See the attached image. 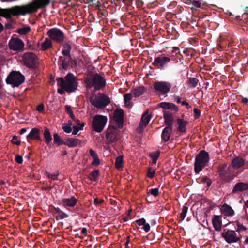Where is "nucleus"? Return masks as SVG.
I'll list each match as a JSON object with an SVG mask.
<instances>
[{"label":"nucleus","mask_w":248,"mask_h":248,"mask_svg":"<svg viewBox=\"0 0 248 248\" xmlns=\"http://www.w3.org/2000/svg\"><path fill=\"white\" fill-rule=\"evenodd\" d=\"M158 105L163 108L170 109L174 111L175 112H177L179 110L178 107L172 103L163 102L158 104Z\"/></svg>","instance_id":"25"},{"label":"nucleus","mask_w":248,"mask_h":248,"mask_svg":"<svg viewBox=\"0 0 248 248\" xmlns=\"http://www.w3.org/2000/svg\"><path fill=\"white\" fill-rule=\"evenodd\" d=\"M188 82L191 87L195 88L197 86L199 80L195 78H188Z\"/></svg>","instance_id":"42"},{"label":"nucleus","mask_w":248,"mask_h":248,"mask_svg":"<svg viewBox=\"0 0 248 248\" xmlns=\"http://www.w3.org/2000/svg\"><path fill=\"white\" fill-rule=\"evenodd\" d=\"M105 202L103 199L99 200L97 198L94 199V204L95 205H99Z\"/></svg>","instance_id":"54"},{"label":"nucleus","mask_w":248,"mask_h":248,"mask_svg":"<svg viewBox=\"0 0 248 248\" xmlns=\"http://www.w3.org/2000/svg\"><path fill=\"white\" fill-rule=\"evenodd\" d=\"M160 152L157 151L156 152H153L150 154V157L152 159H158L160 155Z\"/></svg>","instance_id":"49"},{"label":"nucleus","mask_w":248,"mask_h":248,"mask_svg":"<svg viewBox=\"0 0 248 248\" xmlns=\"http://www.w3.org/2000/svg\"><path fill=\"white\" fill-rule=\"evenodd\" d=\"M85 83L87 88L94 87L96 91L103 89L106 84L104 78L97 73L87 77L85 79Z\"/></svg>","instance_id":"2"},{"label":"nucleus","mask_w":248,"mask_h":248,"mask_svg":"<svg viewBox=\"0 0 248 248\" xmlns=\"http://www.w3.org/2000/svg\"><path fill=\"white\" fill-rule=\"evenodd\" d=\"M53 216L55 217L57 220L63 219L69 217L68 215L62 211L59 207L54 208Z\"/></svg>","instance_id":"24"},{"label":"nucleus","mask_w":248,"mask_h":248,"mask_svg":"<svg viewBox=\"0 0 248 248\" xmlns=\"http://www.w3.org/2000/svg\"><path fill=\"white\" fill-rule=\"evenodd\" d=\"M237 226L238 227V231H244L247 230L246 227H245L242 224L240 223L239 222H237Z\"/></svg>","instance_id":"52"},{"label":"nucleus","mask_w":248,"mask_h":248,"mask_svg":"<svg viewBox=\"0 0 248 248\" xmlns=\"http://www.w3.org/2000/svg\"><path fill=\"white\" fill-rule=\"evenodd\" d=\"M16 161L18 164H21L23 162V158L22 156L17 155L16 157Z\"/></svg>","instance_id":"60"},{"label":"nucleus","mask_w":248,"mask_h":248,"mask_svg":"<svg viewBox=\"0 0 248 248\" xmlns=\"http://www.w3.org/2000/svg\"><path fill=\"white\" fill-rule=\"evenodd\" d=\"M39 132L40 130L38 128L36 127L33 128L26 137L28 142H30L31 140L35 139L42 141V139L40 136Z\"/></svg>","instance_id":"18"},{"label":"nucleus","mask_w":248,"mask_h":248,"mask_svg":"<svg viewBox=\"0 0 248 248\" xmlns=\"http://www.w3.org/2000/svg\"><path fill=\"white\" fill-rule=\"evenodd\" d=\"M145 91V87L143 86H140L137 88L131 90V93L136 97H139Z\"/></svg>","instance_id":"33"},{"label":"nucleus","mask_w":248,"mask_h":248,"mask_svg":"<svg viewBox=\"0 0 248 248\" xmlns=\"http://www.w3.org/2000/svg\"><path fill=\"white\" fill-rule=\"evenodd\" d=\"M132 97L131 93H126L124 95V101L125 105L127 107L130 104V101L131 100Z\"/></svg>","instance_id":"43"},{"label":"nucleus","mask_w":248,"mask_h":248,"mask_svg":"<svg viewBox=\"0 0 248 248\" xmlns=\"http://www.w3.org/2000/svg\"><path fill=\"white\" fill-rule=\"evenodd\" d=\"M143 229L145 232H148L150 230V226L149 223H146L143 225Z\"/></svg>","instance_id":"61"},{"label":"nucleus","mask_w":248,"mask_h":248,"mask_svg":"<svg viewBox=\"0 0 248 248\" xmlns=\"http://www.w3.org/2000/svg\"><path fill=\"white\" fill-rule=\"evenodd\" d=\"M228 170L229 168L226 163L220 164L217 167V172L222 179H224V177L228 174Z\"/></svg>","instance_id":"23"},{"label":"nucleus","mask_w":248,"mask_h":248,"mask_svg":"<svg viewBox=\"0 0 248 248\" xmlns=\"http://www.w3.org/2000/svg\"><path fill=\"white\" fill-rule=\"evenodd\" d=\"M172 85L167 81H155L153 84L154 89L162 95L167 94L170 90Z\"/></svg>","instance_id":"9"},{"label":"nucleus","mask_w":248,"mask_h":248,"mask_svg":"<svg viewBox=\"0 0 248 248\" xmlns=\"http://www.w3.org/2000/svg\"><path fill=\"white\" fill-rule=\"evenodd\" d=\"M47 34L50 39L57 43H62L64 41V34L60 29L57 28L50 29L47 31Z\"/></svg>","instance_id":"10"},{"label":"nucleus","mask_w":248,"mask_h":248,"mask_svg":"<svg viewBox=\"0 0 248 248\" xmlns=\"http://www.w3.org/2000/svg\"><path fill=\"white\" fill-rule=\"evenodd\" d=\"M248 189V183L239 182L233 188L232 193H238Z\"/></svg>","instance_id":"27"},{"label":"nucleus","mask_w":248,"mask_h":248,"mask_svg":"<svg viewBox=\"0 0 248 248\" xmlns=\"http://www.w3.org/2000/svg\"><path fill=\"white\" fill-rule=\"evenodd\" d=\"M135 222L139 226H141L145 224V223L146 222V220L144 218H142L136 220Z\"/></svg>","instance_id":"55"},{"label":"nucleus","mask_w":248,"mask_h":248,"mask_svg":"<svg viewBox=\"0 0 248 248\" xmlns=\"http://www.w3.org/2000/svg\"><path fill=\"white\" fill-rule=\"evenodd\" d=\"M17 136L16 135H14L13 136L12 139L11 140V142L13 144H16V145H20V141L17 140Z\"/></svg>","instance_id":"51"},{"label":"nucleus","mask_w":248,"mask_h":248,"mask_svg":"<svg viewBox=\"0 0 248 248\" xmlns=\"http://www.w3.org/2000/svg\"><path fill=\"white\" fill-rule=\"evenodd\" d=\"M31 31V28L29 26L19 28L17 30V33L21 35H25Z\"/></svg>","instance_id":"41"},{"label":"nucleus","mask_w":248,"mask_h":248,"mask_svg":"<svg viewBox=\"0 0 248 248\" xmlns=\"http://www.w3.org/2000/svg\"><path fill=\"white\" fill-rule=\"evenodd\" d=\"M124 111L121 108H116L114 112L113 117L119 128H122L124 125Z\"/></svg>","instance_id":"14"},{"label":"nucleus","mask_w":248,"mask_h":248,"mask_svg":"<svg viewBox=\"0 0 248 248\" xmlns=\"http://www.w3.org/2000/svg\"><path fill=\"white\" fill-rule=\"evenodd\" d=\"M130 236H128L127 237V240H126V242L125 243V245L126 247H128V244H129L130 243Z\"/></svg>","instance_id":"64"},{"label":"nucleus","mask_w":248,"mask_h":248,"mask_svg":"<svg viewBox=\"0 0 248 248\" xmlns=\"http://www.w3.org/2000/svg\"><path fill=\"white\" fill-rule=\"evenodd\" d=\"M52 47V42L50 39L46 38L45 41L41 45V49L42 50H47Z\"/></svg>","instance_id":"34"},{"label":"nucleus","mask_w":248,"mask_h":248,"mask_svg":"<svg viewBox=\"0 0 248 248\" xmlns=\"http://www.w3.org/2000/svg\"><path fill=\"white\" fill-rule=\"evenodd\" d=\"M222 212L226 216H231L234 215V212L232 208L227 204H224L222 207Z\"/></svg>","instance_id":"31"},{"label":"nucleus","mask_w":248,"mask_h":248,"mask_svg":"<svg viewBox=\"0 0 248 248\" xmlns=\"http://www.w3.org/2000/svg\"><path fill=\"white\" fill-rule=\"evenodd\" d=\"M10 49L13 51H20L23 50L24 44L23 41L18 38H13L9 42Z\"/></svg>","instance_id":"12"},{"label":"nucleus","mask_w":248,"mask_h":248,"mask_svg":"<svg viewBox=\"0 0 248 248\" xmlns=\"http://www.w3.org/2000/svg\"><path fill=\"white\" fill-rule=\"evenodd\" d=\"M71 44L72 42L70 41L65 42L63 43V49L62 51L63 56L71 55L70 52L72 49Z\"/></svg>","instance_id":"29"},{"label":"nucleus","mask_w":248,"mask_h":248,"mask_svg":"<svg viewBox=\"0 0 248 248\" xmlns=\"http://www.w3.org/2000/svg\"><path fill=\"white\" fill-rule=\"evenodd\" d=\"M99 175V170H94L90 173L89 178L93 181H96Z\"/></svg>","instance_id":"37"},{"label":"nucleus","mask_w":248,"mask_h":248,"mask_svg":"<svg viewBox=\"0 0 248 248\" xmlns=\"http://www.w3.org/2000/svg\"><path fill=\"white\" fill-rule=\"evenodd\" d=\"M45 109L44 105L43 104H39L37 106L36 110L40 113H42L44 111Z\"/></svg>","instance_id":"56"},{"label":"nucleus","mask_w":248,"mask_h":248,"mask_svg":"<svg viewBox=\"0 0 248 248\" xmlns=\"http://www.w3.org/2000/svg\"><path fill=\"white\" fill-rule=\"evenodd\" d=\"M188 4L192 5V7H191V9L192 10H196V8H203V7L202 6V5L201 3H200L199 1L190 0L189 2L188 3Z\"/></svg>","instance_id":"39"},{"label":"nucleus","mask_w":248,"mask_h":248,"mask_svg":"<svg viewBox=\"0 0 248 248\" xmlns=\"http://www.w3.org/2000/svg\"><path fill=\"white\" fill-rule=\"evenodd\" d=\"M90 155L93 158H95L98 157L97 153L92 149L90 150Z\"/></svg>","instance_id":"59"},{"label":"nucleus","mask_w":248,"mask_h":248,"mask_svg":"<svg viewBox=\"0 0 248 248\" xmlns=\"http://www.w3.org/2000/svg\"><path fill=\"white\" fill-rule=\"evenodd\" d=\"M38 58L33 52H26L22 56V60L24 64L28 68L32 69H36L38 68Z\"/></svg>","instance_id":"6"},{"label":"nucleus","mask_w":248,"mask_h":248,"mask_svg":"<svg viewBox=\"0 0 248 248\" xmlns=\"http://www.w3.org/2000/svg\"><path fill=\"white\" fill-rule=\"evenodd\" d=\"M74 60L71 55L60 56L58 59V64L65 70H67L73 64Z\"/></svg>","instance_id":"13"},{"label":"nucleus","mask_w":248,"mask_h":248,"mask_svg":"<svg viewBox=\"0 0 248 248\" xmlns=\"http://www.w3.org/2000/svg\"><path fill=\"white\" fill-rule=\"evenodd\" d=\"M94 160L92 162L91 164L93 166H98L100 162V160H99V159L98 158V157H96V158H93Z\"/></svg>","instance_id":"57"},{"label":"nucleus","mask_w":248,"mask_h":248,"mask_svg":"<svg viewBox=\"0 0 248 248\" xmlns=\"http://www.w3.org/2000/svg\"><path fill=\"white\" fill-rule=\"evenodd\" d=\"M176 121L178 124L177 130L181 133H186V127L188 122L184 120V119L180 118H178Z\"/></svg>","instance_id":"22"},{"label":"nucleus","mask_w":248,"mask_h":248,"mask_svg":"<svg viewBox=\"0 0 248 248\" xmlns=\"http://www.w3.org/2000/svg\"><path fill=\"white\" fill-rule=\"evenodd\" d=\"M210 157L208 152L205 150H201L196 155L194 162V171L197 174L206 166H208Z\"/></svg>","instance_id":"3"},{"label":"nucleus","mask_w":248,"mask_h":248,"mask_svg":"<svg viewBox=\"0 0 248 248\" xmlns=\"http://www.w3.org/2000/svg\"><path fill=\"white\" fill-rule=\"evenodd\" d=\"M62 128L63 131L67 133H70L72 131V128L70 126L65 125L63 126Z\"/></svg>","instance_id":"53"},{"label":"nucleus","mask_w":248,"mask_h":248,"mask_svg":"<svg viewBox=\"0 0 248 248\" xmlns=\"http://www.w3.org/2000/svg\"><path fill=\"white\" fill-rule=\"evenodd\" d=\"M25 76L20 72L12 71L7 77L6 82L13 87H18L25 81Z\"/></svg>","instance_id":"5"},{"label":"nucleus","mask_w":248,"mask_h":248,"mask_svg":"<svg viewBox=\"0 0 248 248\" xmlns=\"http://www.w3.org/2000/svg\"><path fill=\"white\" fill-rule=\"evenodd\" d=\"M108 118L106 116L96 115L93 119L92 128L96 132H101L107 122Z\"/></svg>","instance_id":"7"},{"label":"nucleus","mask_w":248,"mask_h":248,"mask_svg":"<svg viewBox=\"0 0 248 248\" xmlns=\"http://www.w3.org/2000/svg\"><path fill=\"white\" fill-rule=\"evenodd\" d=\"M212 223L215 230L219 231L221 229V217L220 216L214 215L212 218Z\"/></svg>","instance_id":"26"},{"label":"nucleus","mask_w":248,"mask_h":248,"mask_svg":"<svg viewBox=\"0 0 248 248\" xmlns=\"http://www.w3.org/2000/svg\"><path fill=\"white\" fill-rule=\"evenodd\" d=\"M151 115L149 114V110L147 109L142 115L140 125L138 128L139 132H141L143 128L148 124L151 119Z\"/></svg>","instance_id":"17"},{"label":"nucleus","mask_w":248,"mask_h":248,"mask_svg":"<svg viewBox=\"0 0 248 248\" xmlns=\"http://www.w3.org/2000/svg\"><path fill=\"white\" fill-rule=\"evenodd\" d=\"M163 113V117L166 126L172 127L174 122V118L172 114L168 111H164Z\"/></svg>","instance_id":"21"},{"label":"nucleus","mask_w":248,"mask_h":248,"mask_svg":"<svg viewBox=\"0 0 248 248\" xmlns=\"http://www.w3.org/2000/svg\"><path fill=\"white\" fill-rule=\"evenodd\" d=\"M101 100L104 104L105 106H107L110 103V100L108 97L106 95H103L100 97Z\"/></svg>","instance_id":"45"},{"label":"nucleus","mask_w":248,"mask_h":248,"mask_svg":"<svg viewBox=\"0 0 248 248\" xmlns=\"http://www.w3.org/2000/svg\"><path fill=\"white\" fill-rule=\"evenodd\" d=\"M65 108L66 111L67 112V113L68 114H70V113H72V112H73L72 109L70 106L66 105L65 106Z\"/></svg>","instance_id":"62"},{"label":"nucleus","mask_w":248,"mask_h":248,"mask_svg":"<svg viewBox=\"0 0 248 248\" xmlns=\"http://www.w3.org/2000/svg\"><path fill=\"white\" fill-rule=\"evenodd\" d=\"M170 61V59L168 57H155L152 64L156 68L162 69L165 65Z\"/></svg>","instance_id":"15"},{"label":"nucleus","mask_w":248,"mask_h":248,"mask_svg":"<svg viewBox=\"0 0 248 248\" xmlns=\"http://www.w3.org/2000/svg\"><path fill=\"white\" fill-rule=\"evenodd\" d=\"M47 176L48 178L52 180H55L58 179L59 173L50 174L49 173H46Z\"/></svg>","instance_id":"48"},{"label":"nucleus","mask_w":248,"mask_h":248,"mask_svg":"<svg viewBox=\"0 0 248 248\" xmlns=\"http://www.w3.org/2000/svg\"><path fill=\"white\" fill-rule=\"evenodd\" d=\"M73 131L72 132L73 135H76L79 130H81V128H79L77 126H73Z\"/></svg>","instance_id":"58"},{"label":"nucleus","mask_w":248,"mask_h":248,"mask_svg":"<svg viewBox=\"0 0 248 248\" xmlns=\"http://www.w3.org/2000/svg\"><path fill=\"white\" fill-rule=\"evenodd\" d=\"M244 160L240 157H236L232 161L231 165L234 169H239L244 165Z\"/></svg>","instance_id":"30"},{"label":"nucleus","mask_w":248,"mask_h":248,"mask_svg":"<svg viewBox=\"0 0 248 248\" xmlns=\"http://www.w3.org/2000/svg\"><path fill=\"white\" fill-rule=\"evenodd\" d=\"M187 210H188L187 207H186V206H184L183 207L182 212L180 214V218H181V219L180 220V221H183L185 219V218L186 215Z\"/></svg>","instance_id":"44"},{"label":"nucleus","mask_w":248,"mask_h":248,"mask_svg":"<svg viewBox=\"0 0 248 248\" xmlns=\"http://www.w3.org/2000/svg\"><path fill=\"white\" fill-rule=\"evenodd\" d=\"M222 236L225 240L229 243L236 242L238 241V238L236 236V233L234 231L227 230L222 233Z\"/></svg>","instance_id":"16"},{"label":"nucleus","mask_w":248,"mask_h":248,"mask_svg":"<svg viewBox=\"0 0 248 248\" xmlns=\"http://www.w3.org/2000/svg\"><path fill=\"white\" fill-rule=\"evenodd\" d=\"M119 131L114 126L110 125L106 131V138L108 144L115 143L118 139Z\"/></svg>","instance_id":"11"},{"label":"nucleus","mask_w":248,"mask_h":248,"mask_svg":"<svg viewBox=\"0 0 248 248\" xmlns=\"http://www.w3.org/2000/svg\"><path fill=\"white\" fill-rule=\"evenodd\" d=\"M212 182V180L207 177H204L202 179V183H206L208 188L211 186Z\"/></svg>","instance_id":"46"},{"label":"nucleus","mask_w":248,"mask_h":248,"mask_svg":"<svg viewBox=\"0 0 248 248\" xmlns=\"http://www.w3.org/2000/svg\"><path fill=\"white\" fill-rule=\"evenodd\" d=\"M56 81L57 86L60 87L57 92L61 95L64 94L65 92L68 93L75 92L78 89V78L71 73H69L64 78H58Z\"/></svg>","instance_id":"1"},{"label":"nucleus","mask_w":248,"mask_h":248,"mask_svg":"<svg viewBox=\"0 0 248 248\" xmlns=\"http://www.w3.org/2000/svg\"><path fill=\"white\" fill-rule=\"evenodd\" d=\"M50 2V0H37L36 3H31L24 5L27 14H31L37 11L39 8L46 7Z\"/></svg>","instance_id":"8"},{"label":"nucleus","mask_w":248,"mask_h":248,"mask_svg":"<svg viewBox=\"0 0 248 248\" xmlns=\"http://www.w3.org/2000/svg\"><path fill=\"white\" fill-rule=\"evenodd\" d=\"M201 111L197 108H194L193 109V116L195 119H199L201 116Z\"/></svg>","instance_id":"47"},{"label":"nucleus","mask_w":248,"mask_h":248,"mask_svg":"<svg viewBox=\"0 0 248 248\" xmlns=\"http://www.w3.org/2000/svg\"><path fill=\"white\" fill-rule=\"evenodd\" d=\"M80 143V140L76 138H68L66 139L64 145L68 146L70 148L76 147Z\"/></svg>","instance_id":"28"},{"label":"nucleus","mask_w":248,"mask_h":248,"mask_svg":"<svg viewBox=\"0 0 248 248\" xmlns=\"http://www.w3.org/2000/svg\"><path fill=\"white\" fill-rule=\"evenodd\" d=\"M155 172V169L149 167L147 169V176L150 179H152L154 177Z\"/></svg>","instance_id":"40"},{"label":"nucleus","mask_w":248,"mask_h":248,"mask_svg":"<svg viewBox=\"0 0 248 248\" xmlns=\"http://www.w3.org/2000/svg\"><path fill=\"white\" fill-rule=\"evenodd\" d=\"M77 199L74 196L70 198H63L62 200L61 203L64 207H74L77 203Z\"/></svg>","instance_id":"19"},{"label":"nucleus","mask_w":248,"mask_h":248,"mask_svg":"<svg viewBox=\"0 0 248 248\" xmlns=\"http://www.w3.org/2000/svg\"><path fill=\"white\" fill-rule=\"evenodd\" d=\"M44 136L45 142L47 145H49L52 141V138L49 130L46 127L44 129Z\"/></svg>","instance_id":"32"},{"label":"nucleus","mask_w":248,"mask_h":248,"mask_svg":"<svg viewBox=\"0 0 248 248\" xmlns=\"http://www.w3.org/2000/svg\"><path fill=\"white\" fill-rule=\"evenodd\" d=\"M123 156L121 155L117 156L115 160V167L117 169H119L123 167Z\"/></svg>","instance_id":"38"},{"label":"nucleus","mask_w":248,"mask_h":248,"mask_svg":"<svg viewBox=\"0 0 248 248\" xmlns=\"http://www.w3.org/2000/svg\"><path fill=\"white\" fill-rule=\"evenodd\" d=\"M181 104L183 106H186V107L188 108L191 107V106L189 105V104L186 101H183L181 102Z\"/></svg>","instance_id":"63"},{"label":"nucleus","mask_w":248,"mask_h":248,"mask_svg":"<svg viewBox=\"0 0 248 248\" xmlns=\"http://www.w3.org/2000/svg\"><path fill=\"white\" fill-rule=\"evenodd\" d=\"M172 127L166 126L163 130L161 133V139L162 141L167 142L170 140V137L172 133Z\"/></svg>","instance_id":"20"},{"label":"nucleus","mask_w":248,"mask_h":248,"mask_svg":"<svg viewBox=\"0 0 248 248\" xmlns=\"http://www.w3.org/2000/svg\"><path fill=\"white\" fill-rule=\"evenodd\" d=\"M92 104L97 108H103L105 107L104 104L102 102L101 99L95 97L93 101H91Z\"/></svg>","instance_id":"35"},{"label":"nucleus","mask_w":248,"mask_h":248,"mask_svg":"<svg viewBox=\"0 0 248 248\" xmlns=\"http://www.w3.org/2000/svg\"><path fill=\"white\" fill-rule=\"evenodd\" d=\"M26 14H27V11L25 5L16 6L10 9H0V16L5 18H10L11 15L16 16Z\"/></svg>","instance_id":"4"},{"label":"nucleus","mask_w":248,"mask_h":248,"mask_svg":"<svg viewBox=\"0 0 248 248\" xmlns=\"http://www.w3.org/2000/svg\"><path fill=\"white\" fill-rule=\"evenodd\" d=\"M149 193L155 197H156L159 195V190L157 188H152L149 190Z\"/></svg>","instance_id":"50"},{"label":"nucleus","mask_w":248,"mask_h":248,"mask_svg":"<svg viewBox=\"0 0 248 248\" xmlns=\"http://www.w3.org/2000/svg\"><path fill=\"white\" fill-rule=\"evenodd\" d=\"M54 143L57 144L58 146L64 145L65 141L60 137L58 133H54L53 135Z\"/></svg>","instance_id":"36"}]
</instances>
